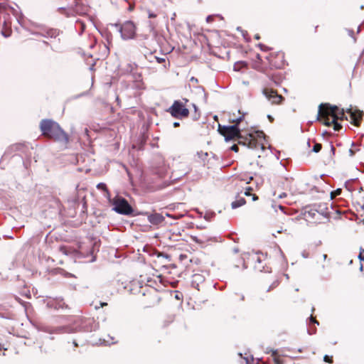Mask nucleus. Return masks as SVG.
<instances>
[{"mask_svg": "<svg viewBox=\"0 0 364 364\" xmlns=\"http://www.w3.org/2000/svg\"><path fill=\"white\" fill-rule=\"evenodd\" d=\"M40 130L42 135L56 142L67 145L69 142L68 134L60 125L51 119H43L40 122Z\"/></svg>", "mask_w": 364, "mask_h": 364, "instance_id": "f257e3e1", "label": "nucleus"}, {"mask_svg": "<svg viewBox=\"0 0 364 364\" xmlns=\"http://www.w3.org/2000/svg\"><path fill=\"white\" fill-rule=\"evenodd\" d=\"M346 112L349 114L350 117V122L351 124H354L356 127H358L360 125L363 116V112L360 111L358 109H355L353 110L352 107L350 106V108H348L346 111L344 109H341L337 114H334V117L338 119L344 120L348 119V117L346 114Z\"/></svg>", "mask_w": 364, "mask_h": 364, "instance_id": "f03ea898", "label": "nucleus"}, {"mask_svg": "<svg viewBox=\"0 0 364 364\" xmlns=\"http://www.w3.org/2000/svg\"><path fill=\"white\" fill-rule=\"evenodd\" d=\"M112 210L124 215H134V209L129 202L123 197L116 196L112 201Z\"/></svg>", "mask_w": 364, "mask_h": 364, "instance_id": "7ed1b4c3", "label": "nucleus"}, {"mask_svg": "<svg viewBox=\"0 0 364 364\" xmlns=\"http://www.w3.org/2000/svg\"><path fill=\"white\" fill-rule=\"evenodd\" d=\"M167 112L178 119H183L188 117L190 112L188 108L186 107L185 104L181 100H174L172 105L169 107Z\"/></svg>", "mask_w": 364, "mask_h": 364, "instance_id": "20e7f679", "label": "nucleus"}, {"mask_svg": "<svg viewBox=\"0 0 364 364\" xmlns=\"http://www.w3.org/2000/svg\"><path fill=\"white\" fill-rule=\"evenodd\" d=\"M119 32L123 40L133 39L136 35V26L132 21H127L119 26Z\"/></svg>", "mask_w": 364, "mask_h": 364, "instance_id": "39448f33", "label": "nucleus"}, {"mask_svg": "<svg viewBox=\"0 0 364 364\" xmlns=\"http://www.w3.org/2000/svg\"><path fill=\"white\" fill-rule=\"evenodd\" d=\"M26 146L22 143H17L9 146L5 151L3 158L7 159L10 157H20L23 160V157L18 153H24Z\"/></svg>", "mask_w": 364, "mask_h": 364, "instance_id": "423d86ee", "label": "nucleus"}, {"mask_svg": "<svg viewBox=\"0 0 364 364\" xmlns=\"http://www.w3.org/2000/svg\"><path fill=\"white\" fill-rule=\"evenodd\" d=\"M262 94L272 105H280L284 101V97L272 88H264Z\"/></svg>", "mask_w": 364, "mask_h": 364, "instance_id": "0eeeda50", "label": "nucleus"}, {"mask_svg": "<svg viewBox=\"0 0 364 364\" xmlns=\"http://www.w3.org/2000/svg\"><path fill=\"white\" fill-rule=\"evenodd\" d=\"M218 129L222 130L225 134H234L237 136H241V129L238 124H234L232 125H220L218 126Z\"/></svg>", "mask_w": 364, "mask_h": 364, "instance_id": "6e6552de", "label": "nucleus"}, {"mask_svg": "<svg viewBox=\"0 0 364 364\" xmlns=\"http://www.w3.org/2000/svg\"><path fill=\"white\" fill-rule=\"evenodd\" d=\"M323 107H326L330 109V111L328 112V113L330 114H331L332 117H333L334 114H337L340 111L339 108L336 105H331L329 103H321L318 106V114H317V116H316V119L317 120H320V119H321V108Z\"/></svg>", "mask_w": 364, "mask_h": 364, "instance_id": "1a4fd4ad", "label": "nucleus"}, {"mask_svg": "<svg viewBox=\"0 0 364 364\" xmlns=\"http://www.w3.org/2000/svg\"><path fill=\"white\" fill-rule=\"evenodd\" d=\"M165 218L160 213H152L148 215V220L152 225H159L164 222Z\"/></svg>", "mask_w": 364, "mask_h": 364, "instance_id": "9d476101", "label": "nucleus"}, {"mask_svg": "<svg viewBox=\"0 0 364 364\" xmlns=\"http://www.w3.org/2000/svg\"><path fill=\"white\" fill-rule=\"evenodd\" d=\"M311 210H315L318 213L323 215L324 217L328 216V207L326 203L314 204Z\"/></svg>", "mask_w": 364, "mask_h": 364, "instance_id": "9b49d317", "label": "nucleus"}, {"mask_svg": "<svg viewBox=\"0 0 364 364\" xmlns=\"http://www.w3.org/2000/svg\"><path fill=\"white\" fill-rule=\"evenodd\" d=\"M205 280L204 277L200 274H196L193 276V279L191 282L192 287L197 289L199 290V284L203 283Z\"/></svg>", "mask_w": 364, "mask_h": 364, "instance_id": "f8f14e48", "label": "nucleus"}, {"mask_svg": "<svg viewBox=\"0 0 364 364\" xmlns=\"http://www.w3.org/2000/svg\"><path fill=\"white\" fill-rule=\"evenodd\" d=\"M33 34L36 36H41L44 37L49 36L50 38H55L58 36L59 32L56 29L50 28L46 31V34L40 33L38 32L33 33Z\"/></svg>", "mask_w": 364, "mask_h": 364, "instance_id": "ddd939ff", "label": "nucleus"}, {"mask_svg": "<svg viewBox=\"0 0 364 364\" xmlns=\"http://www.w3.org/2000/svg\"><path fill=\"white\" fill-rule=\"evenodd\" d=\"M246 203V200L244 198H240L238 200H236L231 203V208L232 209H236L245 205Z\"/></svg>", "mask_w": 364, "mask_h": 364, "instance_id": "4468645a", "label": "nucleus"}, {"mask_svg": "<svg viewBox=\"0 0 364 364\" xmlns=\"http://www.w3.org/2000/svg\"><path fill=\"white\" fill-rule=\"evenodd\" d=\"M218 132H220V134L221 135H223L224 136L225 141L226 142L230 141H232V139H234L236 137L237 138H240L241 137V136L225 134L224 132H223L222 130H220V129H218Z\"/></svg>", "mask_w": 364, "mask_h": 364, "instance_id": "2eb2a0df", "label": "nucleus"}, {"mask_svg": "<svg viewBox=\"0 0 364 364\" xmlns=\"http://www.w3.org/2000/svg\"><path fill=\"white\" fill-rule=\"evenodd\" d=\"M247 66V63L245 61H238L234 65V70L240 71L242 68H246Z\"/></svg>", "mask_w": 364, "mask_h": 364, "instance_id": "dca6fc26", "label": "nucleus"}, {"mask_svg": "<svg viewBox=\"0 0 364 364\" xmlns=\"http://www.w3.org/2000/svg\"><path fill=\"white\" fill-rule=\"evenodd\" d=\"M21 304L24 308V311H25L27 318H30L29 311H30V309L31 308V304L28 302H26V301H23Z\"/></svg>", "mask_w": 364, "mask_h": 364, "instance_id": "f3484780", "label": "nucleus"}, {"mask_svg": "<svg viewBox=\"0 0 364 364\" xmlns=\"http://www.w3.org/2000/svg\"><path fill=\"white\" fill-rule=\"evenodd\" d=\"M196 156L202 161H205L208 156V153L207 152H203L202 151H198L196 153Z\"/></svg>", "mask_w": 364, "mask_h": 364, "instance_id": "a211bd4d", "label": "nucleus"}, {"mask_svg": "<svg viewBox=\"0 0 364 364\" xmlns=\"http://www.w3.org/2000/svg\"><path fill=\"white\" fill-rule=\"evenodd\" d=\"M272 208L274 209L275 211H277V208H279L281 211L284 213V207L280 204H277V203L274 200L272 201Z\"/></svg>", "mask_w": 364, "mask_h": 364, "instance_id": "6ab92c4d", "label": "nucleus"}, {"mask_svg": "<svg viewBox=\"0 0 364 364\" xmlns=\"http://www.w3.org/2000/svg\"><path fill=\"white\" fill-rule=\"evenodd\" d=\"M215 213L214 212H208L204 215V219L207 221H210L214 218Z\"/></svg>", "mask_w": 364, "mask_h": 364, "instance_id": "aec40b11", "label": "nucleus"}, {"mask_svg": "<svg viewBox=\"0 0 364 364\" xmlns=\"http://www.w3.org/2000/svg\"><path fill=\"white\" fill-rule=\"evenodd\" d=\"M252 259L255 261L258 264H261L262 262V259L259 255V252H257L255 255L252 256Z\"/></svg>", "mask_w": 364, "mask_h": 364, "instance_id": "412c9836", "label": "nucleus"}, {"mask_svg": "<svg viewBox=\"0 0 364 364\" xmlns=\"http://www.w3.org/2000/svg\"><path fill=\"white\" fill-rule=\"evenodd\" d=\"M321 148H322V146L321 144L315 142V144L313 146L311 151H313L314 153H318L321 151Z\"/></svg>", "mask_w": 364, "mask_h": 364, "instance_id": "4be33fe9", "label": "nucleus"}, {"mask_svg": "<svg viewBox=\"0 0 364 364\" xmlns=\"http://www.w3.org/2000/svg\"><path fill=\"white\" fill-rule=\"evenodd\" d=\"M333 125V129L336 132H339L343 128V126L340 123L337 122V120L335 121Z\"/></svg>", "mask_w": 364, "mask_h": 364, "instance_id": "5701e85b", "label": "nucleus"}, {"mask_svg": "<svg viewBox=\"0 0 364 364\" xmlns=\"http://www.w3.org/2000/svg\"><path fill=\"white\" fill-rule=\"evenodd\" d=\"M341 188H337L336 190L331 192V198L332 199L333 197L341 195Z\"/></svg>", "mask_w": 364, "mask_h": 364, "instance_id": "b1692460", "label": "nucleus"}, {"mask_svg": "<svg viewBox=\"0 0 364 364\" xmlns=\"http://www.w3.org/2000/svg\"><path fill=\"white\" fill-rule=\"evenodd\" d=\"M336 120V119L334 117H333L332 120H330L329 119H328L325 120L323 123L324 125L329 127V126L333 125V124L335 122Z\"/></svg>", "mask_w": 364, "mask_h": 364, "instance_id": "393cba45", "label": "nucleus"}, {"mask_svg": "<svg viewBox=\"0 0 364 364\" xmlns=\"http://www.w3.org/2000/svg\"><path fill=\"white\" fill-rule=\"evenodd\" d=\"M257 46H258V47L261 49V50H262V51H268V50H272V48H269V47H268V46H265V45H264V44H263V43H259V44L257 45Z\"/></svg>", "mask_w": 364, "mask_h": 364, "instance_id": "a878e982", "label": "nucleus"}, {"mask_svg": "<svg viewBox=\"0 0 364 364\" xmlns=\"http://www.w3.org/2000/svg\"><path fill=\"white\" fill-rule=\"evenodd\" d=\"M97 188L98 189H101V190H103V191H106V192H108V189H107V186H106V184H105V183H98V184L97 185Z\"/></svg>", "mask_w": 364, "mask_h": 364, "instance_id": "bb28decb", "label": "nucleus"}, {"mask_svg": "<svg viewBox=\"0 0 364 364\" xmlns=\"http://www.w3.org/2000/svg\"><path fill=\"white\" fill-rule=\"evenodd\" d=\"M244 115H245V114H243L242 115L240 116L239 117H237L236 119H233L232 120V122H234L235 124H237L239 125V123L241 122L243 120Z\"/></svg>", "mask_w": 364, "mask_h": 364, "instance_id": "cd10ccee", "label": "nucleus"}, {"mask_svg": "<svg viewBox=\"0 0 364 364\" xmlns=\"http://www.w3.org/2000/svg\"><path fill=\"white\" fill-rule=\"evenodd\" d=\"M59 251L62 253H63L65 255H68V252L67 250V247L65 245H61L59 247Z\"/></svg>", "mask_w": 364, "mask_h": 364, "instance_id": "c85d7f7f", "label": "nucleus"}, {"mask_svg": "<svg viewBox=\"0 0 364 364\" xmlns=\"http://www.w3.org/2000/svg\"><path fill=\"white\" fill-rule=\"evenodd\" d=\"M256 136L259 138H264L265 134L262 130H257L255 132Z\"/></svg>", "mask_w": 364, "mask_h": 364, "instance_id": "c756f323", "label": "nucleus"}, {"mask_svg": "<svg viewBox=\"0 0 364 364\" xmlns=\"http://www.w3.org/2000/svg\"><path fill=\"white\" fill-rule=\"evenodd\" d=\"M323 360L328 363H333V357L326 355L323 358Z\"/></svg>", "mask_w": 364, "mask_h": 364, "instance_id": "7c9ffc66", "label": "nucleus"}, {"mask_svg": "<svg viewBox=\"0 0 364 364\" xmlns=\"http://www.w3.org/2000/svg\"><path fill=\"white\" fill-rule=\"evenodd\" d=\"M1 33L2 34V36H4L5 38H8L11 36V31H1Z\"/></svg>", "mask_w": 364, "mask_h": 364, "instance_id": "2f4dec72", "label": "nucleus"}, {"mask_svg": "<svg viewBox=\"0 0 364 364\" xmlns=\"http://www.w3.org/2000/svg\"><path fill=\"white\" fill-rule=\"evenodd\" d=\"M156 58V60L158 63H166V60L164 58H161V57H155Z\"/></svg>", "mask_w": 364, "mask_h": 364, "instance_id": "473e14b6", "label": "nucleus"}, {"mask_svg": "<svg viewBox=\"0 0 364 364\" xmlns=\"http://www.w3.org/2000/svg\"><path fill=\"white\" fill-rule=\"evenodd\" d=\"M200 117V112H194V114H193V120L194 121H197L199 119Z\"/></svg>", "mask_w": 364, "mask_h": 364, "instance_id": "72a5a7b5", "label": "nucleus"}, {"mask_svg": "<svg viewBox=\"0 0 364 364\" xmlns=\"http://www.w3.org/2000/svg\"><path fill=\"white\" fill-rule=\"evenodd\" d=\"M364 63V50H363L362 53L360 54L358 60V63Z\"/></svg>", "mask_w": 364, "mask_h": 364, "instance_id": "f704fd0d", "label": "nucleus"}, {"mask_svg": "<svg viewBox=\"0 0 364 364\" xmlns=\"http://www.w3.org/2000/svg\"><path fill=\"white\" fill-rule=\"evenodd\" d=\"M279 284V282L278 281H275L274 282L271 286L269 287V289H267V291H270L272 289L274 288L275 287H277V285Z\"/></svg>", "mask_w": 364, "mask_h": 364, "instance_id": "c9c22d12", "label": "nucleus"}, {"mask_svg": "<svg viewBox=\"0 0 364 364\" xmlns=\"http://www.w3.org/2000/svg\"><path fill=\"white\" fill-rule=\"evenodd\" d=\"M181 296H182V294L179 291H174L175 299H176L177 300H180Z\"/></svg>", "mask_w": 364, "mask_h": 364, "instance_id": "e433bc0d", "label": "nucleus"}, {"mask_svg": "<svg viewBox=\"0 0 364 364\" xmlns=\"http://www.w3.org/2000/svg\"><path fill=\"white\" fill-rule=\"evenodd\" d=\"M193 241H194L196 243H202V241L200 240H199L196 236H193L191 237Z\"/></svg>", "mask_w": 364, "mask_h": 364, "instance_id": "4c0bfd02", "label": "nucleus"}, {"mask_svg": "<svg viewBox=\"0 0 364 364\" xmlns=\"http://www.w3.org/2000/svg\"><path fill=\"white\" fill-rule=\"evenodd\" d=\"M241 33H242V36L244 37V38H245L247 41H249V40L246 38V36L248 35L247 31H244V30H241Z\"/></svg>", "mask_w": 364, "mask_h": 364, "instance_id": "58836bf2", "label": "nucleus"}, {"mask_svg": "<svg viewBox=\"0 0 364 364\" xmlns=\"http://www.w3.org/2000/svg\"><path fill=\"white\" fill-rule=\"evenodd\" d=\"M230 149L235 152H238L239 148L237 145L234 144L231 146Z\"/></svg>", "mask_w": 364, "mask_h": 364, "instance_id": "ea45409f", "label": "nucleus"}, {"mask_svg": "<svg viewBox=\"0 0 364 364\" xmlns=\"http://www.w3.org/2000/svg\"><path fill=\"white\" fill-rule=\"evenodd\" d=\"M252 190V188L251 187H248V188L246 189L245 192V196H250V195H251L250 191H251Z\"/></svg>", "mask_w": 364, "mask_h": 364, "instance_id": "a19ab883", "label": "nucleus"}, {"mask_svg": "<svg viewBox=\"0 0 364 364\" xmlns=\"http://www.w3.org/2000/svg\"><path fill=\"white\" fill-rule=\"evenodd\" d=\"M267 59L269 60V65H270V66H274V67H275V68H279L280 67L279 65H274V64L272 63V62L270 60L269 57H267Z\"/></svg>", "mask_w": 364, "mask_h": 364, "instance_id": "79ce46f5", "label": "nucleus"}, {"mask_svg": "<svg viewBox=\"0 0 364 364\" xmlns=\"http://www.w3.org/2000/svg\"><path fill=\"white\" fill-rule=\"evenodd\" d=\"M274 362H275L276 364H282V360L279 358H274Z\"/></svg>", "mask_w": 364, "mask_h": 364, "instance_id": "37998d69", "label": "nucleus"}, {"mask_svg": "<svg viewBox=\"0 0 364 364\" xmlns=\"http://www.w3.org/2000/svg\"><path fill=\"white\" fill-rule=\"evenodd\" d=\"M355 151H356L353 150V149H350L349 151H348L349 155L350 156H353L355 155Z\"/></svg>", "mask_w": 364, "mask_h": 364, "instance_id": "c03bdc74", "label": "nucleus"}, {"mask_svg": "<svg viewBox=\"0 0 364 364\" xmlns=\"http://www.w3.org/2000/svg\"><path fill=\"white\" fill-rule=\"evenodd\" d=\"M192 106H193V109H194V112H195V113H196V112H199V109H198V107H197V105H195V104H192Z\"/></svg>", "mask_w": 364, "mask_h": 364, "instance_id": "a18cd8bd", "label": "nucleus"}, {"mask_svg": "<svg viewBox=\"0 0 364 364\" xmlns=\"http://www.w3.org/2000/svg\"><path fill=\"white\" fill-rule=\"evenodd\" d=\"M86 210H87V204H86L85 202H84L83 204H82V212L85 213Z\"/></svg>", "mask_w": 364, "mask_h": 364, "instance_id": "49530a36", "label": "nucleus"}, {"mask_svg": "<svg viewBox=\"0 0 364 364\" xmlns=\"http://www.w3.org/2000/svg\"><path fill=\"white\" fill-rule=\"evenodd\" d=\"M3 237L5 239H11V240L14 239V237L12 235H4Z\"/></svg>", "mask_w": 364, "mask_h": 364, "instance_id": "de8ad7c7", "label": "nucleus"}, {"mask_svg": "<svg viewBox=\"0 0 364 364\" xmlns=\"http://www.w3.org/2000/svg\"><path fill=\"white\" fill-rule=\"evenodd\" d=\"M301 255H302V257H303L304 258H307V257H309V253H308V252H306V251H304V252H302V254H301Z\"/></svg>", "mask_w": 364, "mask_h": 364, "instance_id": "09e8293b", "label": "nucleus"}, {"mask_svg": "<svg viewBox=\"0 0 364 364\" xmlns=\"http://www.w3.org/2000/svg\"><path fill=\"white\" fill-rule=\"evenodd\" d=\"M287 193H282L279 196V198H286L287 197Z\"/></svg>", "mask_w": 364, "mask_h": 364, "instance_id": "8fccbe9b", "label": "nucleus"}, {"mask_svg": "<svg viewBox=\"0 0 364 364\" xmlns=\"http://www.w3.org/2000/svg\"><path fill=\"white\" fill-rule=\"evenodd\" d=\"M155 17H156V14H155L154 13H152V12L149 13V18H155Z\"/></svg>", "mask_w": 364, "mask_h": 364, "instance_id": "3c124183", "label": "nucleus"}, {"mask_svg": "<svg viewBox=\"0 0 364 364\" xmlns=\"http://www.w3.org/2000/svg\"><path fill=\"white\" fill-rule=\"evenodd\" d=\"M348 35H349L350 36H351V37L354 38V37H353L354 31H353V30L349 29V30H348Z\"/></svg>", "mask_w": 364, "mask_h": 364, "instance_id": "603ef678", "label": "nucleus"}, {"mask_svg": "<svg viewBox=\"0 0 364 364\" xmlns=\"http://www.w3.org/2000/svg\"><path fill=\"white\" fill-rule=\"evenodd\" d=\"M267 117L271 122L274 121V117L271 114H267Z\"/></svg>", "mask_w": 364, "mask_h": 364, "instance_id": "864d4df0", "label": "nucleus"}, {"mask_svg": "<svg viewBox=\"0 0 364 364\" xmlns=\"http://www.w3.org/2000/svg\"><path fill=\"white\" fill-rule=\"evenodd\" d=\"M241 262H242V263L243 269H247V264H245V261H244V259H241Z\"/></svg>", "mask_w": 364, "mask_h": 364, "instance_id": "5fc2aeb1", "label": "nucleus"}, {"mask_svg": "<svg viewBox=\"0 0 364 364\" xmlns=\"http://www.w3.org/2000/svg\"><path fill=\"white\" fill-rule=\"evenodd\" d=\"M358 259L360 262H364V256L361 254H359Z\"/></svg>", "mask_w": 364, "mask_h": 364, "instance_id": "6e6d98bb", "label": "nucleus"}, {"mask_svg": "<svg viewBox=\"0 0 364 364\" xmlns=\"http://www.w3.org/2000/svg\"><path fill=\"white\" fill-rule=\"evenodd\" d=\"M315 210H311V209L309 211V214L312 216V217H314L315 215Z\"/></svg>", "mask_w": 364, "mask_h": 364, "instance_id": "4d7b16f0", "label": "nucleus"}, {"mask_svg": "<svg viewBox=\"0 0 364 364\" xmlns=\"http://www.w3.org/2000/svg\"><path fill=\"white\" fill-rule=\"evenodd\" d=\"M111 26L118 28V30L119 29V26H122V25L119 23H112Z\"/></svg>", "mask_w": 364, "mask_h": 364, "instance_id": "13d9d810", "label": "nucleus"}, {"mask_svg": "<svg viewBox=\"0 0 364 364\" xmlns=\"http://www.w3.org/2000/svg\"><path fill=\"white\" fill-rule=\"evenodd\" d=\"M258 198H258V196H257V195H255V194H253V195H252V200H253V201H256V200H258Z\"/></svg>", "mask_w": 364, "mask_h": 364, "instance_id": "bf43d9fd", "label": "nucleus"}, {"mask_svg": "<svg viewBox=\"0 0 364 364\" xmlns=\"http://www.w3.org/2000/svg\"><path fill=\"white\" fill-rule=\"evenodd\" d=\"M235 294H236V295H239V294H237V293H235ZM240 300H241V301H244V300H245V296H244V294H240Z\"/></svg>", "mask_w": 364, "mask_h": 364, "instance_id": "052dcab7", "label": "nucleus"}, {"mask_svg": "<svg viewBox=\"0 0 364 364\" xmlns=\"http://www.w3.org/2000/svg\"><path fill=\"white\" fill-rule=\"evenodd\" d=\"M173 126V127H178L180 126V123L178 122H174Z\"/></svg>", "mask_w": 364, "mask_h": 364, "instance_id": "680f3d73", "label": "nucleus"}, {"mask_svg": "<svg viewBox=\"0 0 364 364\" xmlns=\"http://www.w3.org/2000/svg\"><path fill=\"white\" fill-rule=\"evenodd\" d=\"M212 19H213V16H208L207 18H206L207 22H210Z\"/></svg>", "mask_w": 364, "mask_h": 364, "instance_id": "e2e57ef3", "label": "nucleus"}, {"mask_svg": "<svg viewBox=\"0 0 364 364\" xmlns=\"http://www.w3.org/2000/svg\"><path fill=\"white\" fill-rule=\"evenodd\" d=\"M58 11H59L60 12L65 11V7H59V8H58Z\"/></svg>", "mask_w": 364, "mask_h": 364, "instance_id": "0e129e2a", "label": "nucleus"}, {"mask_svg": "<svg viewBox=\"0 0 364 364\" xmlns=\"http://www.w3.org/2000/svg\"><path fill=\"white\" fill-rule=\"evenodd\" d=\"M55 203H56V205H57L58 207H59V206H60V200H59L58 199H55Z\"/></svg>", "mask_w": 364, "mask_h": 364, "instance_id": "69168bd1", "label": "nucleus"}, {"mask_svg": "<svg viewBox=\"0 0 364 364\" xmlns=\"http://www.w3.org/2000/svg\"><path fill=\"white\" fill-rule=\"evenodd\" d=\"M331 152L334 154V152H335V148L334 146L331 144Z\"/></svg>", "mask_w": 364, "mask_h": 364, "instance_id": "338daca9", "label": "nucleus"}, {"mask_svg": "<svg viewBox=\"0 0 364 364\" xmlns=\"http://www.w3.org/2000/svg\"><path fill=\"white\" fill-rule=\"evenodd\" d=\"M255 38L256 40H259V39H260V36H259V34H256V35L255 36Z\"/></svg>", "mask_w": 364, "mask_h": 364, "instance_id": "774afa93", "label": "nucleus"}]
</instances>
